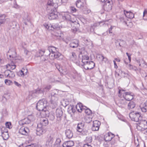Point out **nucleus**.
<instances>
[{"label": "nucleus", "instance_id": "60", "mask_svg": "<svg viewBox=\"0 0 147 147\" xmlns=\"http://www.w3.org/2000/svg\"><path fill=\"white\" fill-rule=\"evenodd\" d=\"M50 27L51 28V30H53L54 29H55L57 28V27L55 25H51V24Z\"/></svg>", "mask_w": 147, "mask_h": 147}, {"label": "nucleus", "instance_id": "16", "mask_svg": "<svg viewBox=\"0 0 147 147\" xmlns=\"http://www.w3.org/2000/svg\"><path fill=\"white\" fill-rule=\"evenodd\" d=\"M56 113L57 117V120L59 121H61L63 114V112L62 109H57Z\"/></svg>", "mask_w": 147, "mask_h": 147}, {"label": "nucleus", "instance_id": "3", "mask_svg": "<svg viewBox=\"0 0 147 147\" xmlns=\"http://www.w3.org/2000/svg\"><path fill=\"white\" fill-rule=\"evenodd\" d=\"M47 100L44 98L40 100L37 102L36 108L39 111H43L45 112H48L46 107H47Z\"/></svg>", "mask_w": 147, "mask_h": 147}, {"label": "nucleus", "instance_id": "47", "mask_svg": "<svg viewBox=\"0 0 147 147\" xmlns=\"http://www.w3.org/2000/svg\"><path fill=\"white\" fill-rule=\"evenodd\" d=\"M1 129V134L5 132H8L7 129L5 127H2Z\"/></svg>", "mask_w": 147, "mask_h": 147}, {"label": "nucleus", "instance_id": "4", "mask_svg": "<svg viewBox=\"0 0 147 147\" xmlns=\"http://www.w3.org/2000/svg\"><path fill=\"white\" fill-rule=\"evenodd\" d=\"M62 3L61 0H48L47 6L48 10L51 9L54 11L55 9L57 8L58 5H60Z\"/></svg>", "mask_w": 147, "mask_h": 147}, {"label": "nucleus", "instance_id": "43", "mask_svg": "<svg viewBox=\"0 0 147 147\" xmlns=\"http://www.w3.org/2000/svg\"><path fill=\"white\" fill-rule=\"evenodd\" d=\"M43 26L49 30H51V24L49 25L47 23H45L43 24Z\"/></svg>", "mask_w": 147, "mask_h": 147}, {"label": "nucleus", "instance_id": "17", "mask_svg": "<svg viewBox=\"0 0 147 147\" xmlns=\"http://www.w3.org/2000/svg\"><path fill=\"white\" fill-rule=\"evenodd\" d=\"M76 5L78 8H82V9H86V7L85 6V4L82 2L81 0H77L76 3Z\"/></svg>", "mask_w": 147, "mask_h": 147}, {"label": "nucleus", "instance_id": "36", "mask_svg": "<svg viewBox=\"0 0 147 147\" xmlns=\"http://www.w3.org/2000/svg\"><path fill=\"white\" fill-rule=\"evenodd\" d=\"M85 121L87 123H89L92 121V118L89 115L86 116L84 118Z\"/></svg>", "mask_w": 147, "mask_h": 147}, {"label": "nucleus", "instance_id": "1", "mask_svg": "<svg viewBox=\"0 0 147 147\" xmlns=\"http://www.w3.org/2000/svg\"><path fill=\"white\" fill-rule=\"evenodd\" d=\"M48 50L50 53L49 55V56H53L55 59L59 60L63 59V56L61 53L58 51V48L53 46H50L48 47Z\"/></svg>", "mask_w": 147, "mask_h": 147}, {"label": "nucleus", "instance_id": "54", "mask_svg": "<svg viewBox=\"0 0 147 147\" xmlns=\"http://www.w3.org/2000/svg\"><path fill=\"white\" fill-rule=\"evenodd\" d=\"M49 118L50 120L53 121L55 119V116L53 114H50L49 115Z\"/></svg>", "mask_w": 147, "mask_h": 147}, {"label": "nucleus", "instance_id": "62", "mask_svg": "<svg viewBox=\"0 0 147 147\" xmlns=\"http://www.w3.org/2000/svg\"><path fill=\"white\" fill-rule=\"evenodd\" d=\"M83 147H92L90 144H86L84 145Z\"/></svg>", "mask_w": 147, "mask_h": 147}, {"label": "nucleus", "instance_id": "19", "mask_svg": "<svg viewBox=\"0 0 147 147\" xmlns=\"http://www.w3.org/2000/svg\"><path fill=\"white\" fill-rule=\"evenodd\" d=\"M123 97L127 100L130 101L134 98L133 95L129 92H125V95H123Z\"/></svg>", "mask_w": 147, "mask_h": 147}, {"label": "nucleus", "instance_id": "30", "mask_svg": "<svg viewBox=\"0 0 147 147\" xmlns=\"http://www.w3.org/2000/svg\"><path fill=\"white\" fill-rule=\"evenodd\" d=\"M40 122L43 126H46L48 124V121L46 118H42L40 119Z\"/></svg>", "mask_w": 147, "mask_h": 147}, {"label": "nucleus", "instance_id": "28", "mask_svg": "<svg viewBox=\"0 0 147 147\" xmlns=\"http://www.w3.org/2000/svg\"><path fill=\"white\" fill-rule=\"evenodd\" d=\"M61 142V139L59 138H57L54 144H53V147H60Z\"/></svg>", "mask_w": 147, "mask_h": 147}, {"label": "nucleus", "instance_id": "9", "mask_svg": "<svg viewBox=\"0 0 147 147\" xmlns=\"http://www.w3.org/2000/svg\"><path fill=\"white\" fill-rule=\"evenodd\" d=\"M54 140V136L51 134H48L46 138L45 145L46 146L49 147L52 146Z\"/></svg>", "mask_w": 147, "mask_h": 147}, {"label": "nucleus", "instance_id": "40", "mask_svg": "<svg viewBox=\"0 0 147 147\" xmlns=\"http://www.w3.org/2000/svg\"><path fill=\"white\" fill-rule=\"evenodd\" d=\"M68 109L69 111H71L73 113H75L76 111L75 108L73 105H70L68 108Z\"/></svg>", "mask_w": 147, "mask_h": 147}, {"label": "nucleus", "instance_id": "52", "mask_svg": "<svg viewBox=\"0 0 147 147\" xmlns=\"http://www.w3.org/2000/svg\"><path fill=\"white\" fill-rule=\"evenodd\" d=\"M6 127L10 129L11 128V124L10 122H7L5 123Z\"/></svg>", "mask_w": 147, "mask_h": 147}, {"label": "nucleus", "instance_id": "37", "mask_svg": "<svg viewBox=\"0 0 147 147\" xmlns=\"http://www.w3.org/2000/svg\"><path fill=\"white\" fill-rule=\"evenodd\" d=\"M92 141V138L91 136H88L86 137L85 142L86 144H90Z\"/></svg>", "mask_w": 147, "mask_h": 147}, {"label": "nucleus", "instance_id": "25", "mask_svg": "<svg viewBox=\"0 0 147 147\" xmlns=\"http://www.w3.org/2000/svg\"><path fill=\"white\" fill-rule=\"evenodd\" d=\"M30 123V121L29 119L27 117L26 118L20 120L19 122V123L20 125H22L28 124Z\"/></svg>", "mask_w": 147, "mask_h": 147}, {"label": "nucleus", "instance_id": "42", "mask_svg": "<svg viewBox=\"0 0 147 147\" xmlns=\"http://www.w3.org/2000/svg\"><path fill=\"white\" fill-rule=\"evenodd\" d=\"M27 118L30 121V122L34 121L35 119V117L32 115H28Z\"/></svg>", "mask_w": 147, "mask_h": 147}, {"label": "nucleus", "instance_id": "58", "mask_svg": "<svg viewBox=\"0 0 147 147\" xmlns=\"http://www.w3.org/2000/svg\"><path fill=\"white\" fill-rule=\"evenodd\" d=\"M88 61V60L82 59V62L83 64L82 65L84 66V67Z\"/></svg>", "mask_w": 147, "mask_h": 147}, {"label": "nucleus", "instance_id": "13", "mask_svg": "<svg viewBox=\"0 0 147 147\" xmlns=\"http://www.w3.org/2000/svg\"><path fill=\"white\" fill-rule=\"evenodd\" d=\"M95 66V63L92 61H89L84 66V68L86 70L91 69Z\"/></svg>", "mask_w": 147, "mask_h": 147}, {"label": "nucleus", "instance_id": "46", "mask_svg": "<svg viewBox=\"0 0 147 147\" xmlns=\"http://www.w3.org/2000/svg\"><path fill=\"white\" fill-rule=\"evenodd\" d=\"M84 112L87 115H88L91 114L92 113L91 111L88 108L86 109V110H84Z\"/></svg>", "mask_w": 147, "mask_h": 147}, {"label": "nucleus", "instance_id": "5", "mask_svg": "<svg viewBox=\"0 0 147 147\" xmlns=\"http://www.w3.org/2000/svg\"><path fill=\"white\" fill-rule=\"evenodd\" d=\"M137 125V128L139 130L143 131L147 129V121L146 120L141 119Z\"/></svg>", "mask_w": 147, "mask_h": 147}, {"label": "nucleus", "instance_id": "21", "mask_svg": "<svg viewBox=\"0 0 147 147\" xmlns=\"http://www.w3.org/2000/svg\"><path fill=\"white\" fill-rule=\"evenodd\" d=\"M140 107L142 112H147V101L141 103L140 105Z\"/></svg>", "mask_w": 147, "mask_h": 147}, {"label": "nucleus", "instance_id": "53", "mask_svg": "<svg viewBox=\"0 0 147 147\" xmlns=\"http://www.w3.org/2000/svg\"><path fill=\"white\" fill-rule=\"evenodd\" d=\"M82 55V59H84L85 60H88L89 59V57L87 55H83L82 54H80V56L81 55Z\"/></svg>", "mask_w": 147, "mask_h": 147}, {"label": "nucleus", "instance_id": "2", "mask_svg": "<svg viewBox=\"0 0 147 147\" xmlns=\"http://www.w3.org/2000/svg\"><path fill=\"white\" fill-rule=\"evenodd\" d=\"M58 92V90L55 89L52 90L51 93L50 102L53 109L56 107L57 106L59 96Z\"/></svg>", "mask_w": 147, "mask_h": 147}, {"label": "nucleus", "instance_id": "14", "mask_svg": "<svg viewBox=\"0 0 147 147\" xmlns=\"http://www.w3.org/2000/svg\"><path fill=\"white\" fill-rule=\"evenodd\" d=\"M19 132L21 134L27 135L29 132V130L27 127H22L19 129Z\"/></svg>", "mask_w": 147, "mask_h": 147}, {"label": "nucleus", "instance_id": "10", "mask_svg": "<svg viewBox=\"0 0 147 147\" xmlns=\"http://www.w3.org/2000/svg\"><path fill=\"white\" fill-rule=\"evenodd\" d=\"M43 125L40 122L37 124V127L36 129V134L40 136L45 132V130L43 128Z\"/></svg>", "mask_w": 147, "mask_h": 147}, {"label": "nucleus", "instance_id": "49", "mask_svg": "<svg viewBox=\"0 0 147 147\" xmlns=\"http://www.w3.org/2000/svg\"><path fill=\"white\" fill-rule=\"evenodd\" d=\"M17 75L20 77H24V73H23L22 69L17 72Z\"/></svg>", "mask_w": 147, "mask_h": 147}, {"label": "nucleus", "instance_id": "61", "mask_svg": "<svg viewBox=\"0 0 147 147\" xmlns=\"http://www.w3.org/2000/svg\"><path fill=\"white\" fill-rule=\"evenodd\" d=\"M14 84L16 86L19 88L21 87L22 86L21 84L15 81L14 82Z\"/></svg>", "mask_w": 147, "mask_h": 147}, {"label": "nucleus", "instance_id": "34", "mask_svg": "<svg viewBox=\"0 0 147 147\" xmlns=\"http://www.w3.org/2000/svg\"><path fill=\"white\" fill-rule=\"evenodd\" d=\"M124 42L123 40L121 41L119 39L117 40L115 42L116 46L117 47L119 46L120 47H122V43Z\"/></svg>", "mask_w": 147, "mask_h": 147}, {"label": "nucleus", "instance_id": "45", "mask_svg": "<svg viewBox=\"0 0 147 147\" xmlns=\"http://www.w3.org/2000/svg\"><path fill=\"white\" fill-rule=\"evenodd\" d=\"M103 55H100V54H98L96 55V58L97 59L100 61H102V58L103 57Z\"/></svg>", "mask_w": 147, "mask_h": 147}, {"label": "nucleus", "instance_id": "57", "mask_svg": "<svg viewBox=\"0 0 147 147\" xmlns=\"http://www.w3.org/2000/svg\"><path fill=\"white\" fill-rule=\"evenodd\" d=\"M51 86H47L46 87H45L44 89V91L47 92L49 91L51 89Z\"/></svg>", "mask_w": 147, "mask_h": 147}, {"label": "nucleus", "instance_id": "11", "mask_svg": "<svg viewBox=\"0 0 147 147\" xmlns=\"http://www.w3.org/2000/svg\"><path fill=\"white\" fill-rule=\"evenodd\" d=\"M112 2L111 0H108L104 4L103 7L104 10L107 11L111 10L112 9Z\"/></svg>", "mask_w": 147, "mask_h": 147}, {"label": "nucleus", "instance_id": "18", "mask_svg": "<svg viewBox=\"0 0 147 147\" xmlns=\"http://www.w3.org/2000/svg\"><path fill=\"white\" fill-rule=\"evenodd\" d=\"M123 12L125 16L127 18L132 19L134 17V14L130 11H128L124 10Z\"/></svg>", "mask_w": 147, "mask_h": 147}, {"label": "nucleus", "instance_id": "8", "mask_svg": "<svg viewBox=\"0 0 147 147\" xmlns=\"http://www.w3.org/2000/svg\"><path fill=\"white\" fill-rule=\"evenodd\" d=\"M6 66V68L7 69L5 71L4 73L6 78H9L10 69H14L16 67V65L14 63L12 62L8 64Z\"/></svg>", "mask_w": 147, "mask_h": 147}, {"label": "nucleus", "instance_id": "31", "mask_svg": "<svg viewBox=\"0 0 147 147\" xmlns=\"http://www.w3.org/2000/svg\"><path fill=\"white\" fill-rule=\"evenodd\" d=\"M62 18L64 20H70L71 19V17L68 13H66L62 14Z\"/></svg>", "mask_w": 147, "mask_h": 147}, {"label": "nucleus", "instance_id": "20", "mask_svg": "<svg viewBox=\"0 0 147 147\" xmlns=\"http://www.w3.org/2000/svg\"><path fill=\"white\" fill-rule=\"evenodd\" d=\"M6 16L5 14L0 15V26L5 23L6 21H9V18L5 19Z\"/></svg>", "mask_w": 147, "mask_h": 147}, {"label": "nucleus", "instance_id": "23", "mask_svg": "<svg viewBox=\"0 0 147 147\" xmlns=\"http://www.w3.org/2000/svg\"><path fill=\"white\" fill-rule=\"evenodd\" d=\"M74 145V142L72 141H69L64 143L62 145L63 147H71Z\"/></svg>", "mask_w": 147, "mask_h": 147}, {"label": "nucleus", "instance_id": "6", "mask_svg": "<svg viewBox=\"0 0 147 147\" xmlns=\"http://www.w3.org/2000/svg\"><path fill=\"white\" fill-rule=\"evenodd\" d=\"M129 117L132 121L138 122L141 119L140 113L138 112H131L129 114Z\"/></svg>", "mask_w": 147, "mask_h": 147}, {"label": "nucleus", "instance_id": "15", "mask_svg": "<svg viewBox=\"0 0 147 147\" xmlns=\"http://www.w3.org/2000/svg\"><path fill=\"white\" fill-rule=\"evenodd\" d=\"M114 136V135L111 133L108 132L105 136L104 139L106 141L111 142V140Z\"/></svg>", "mask_w": 147, "mask_h": 147}, {"label": "nucleus", "instance_id": "27", "mask_svg": "<svg viewBox=\"0 0 147 147\" xmlns=\"http://www.w3.org/2000/svg\"><path fill=\"white\" fill-rule=\"evenodd\" d=\"M84 123L80 122L78 124L77 127V131L79 132H81L84 129Z\"/></svg>", "mask_w": 147, "mask_h": 147}, {"label": "nucleus", "instance_id": "48", "mask_svg": "<svg viewBox=\"0 0 147 147\" xmlns=\"http://www.w3.org/2000/svg\"><path fill=\"white\" fill-rule=\"evenodd\" d=\"M141 63L142 64V66H143L144 67H147L146 63L143 59L141 60L140 61Z\"/></svg>", "mask_w": 147, "mask_h": 147}, {"label": "nucleus", "instance_id": "24", "mask_svg": "<svg viewBox=\"0 0 147 147\" xmlns=\"http://www.w3.org/2000/svg\"><path fill=\"white\" fill-rule=\"evenodd\" d=\"M65 133L66 138L69 139L73 136V133L72 131L69 129H67L65 131Z\"/></svg>", "mask_w": 147, "mask_h": 147}, {"label": "nucleus", "instance_id": "59", "mask_svg": "<svg viewBox=\"0 0 147 147\" xmlns=\"http://www.w3.org/2000/svg\"><path fill=\"white\" fill-rule=\"evenodd\" d=\"M71 10L73 13L75 12L76 11V9L73 6H71L70 7Z\"/></svg>", "mask_w": 147, "mask_h": 147}, {"label": "nucleus", "instance_id": "50", "mask_svg": "<svg viewBox=\"0 0 147 147\" xmlns=\"http://www.w3.org/2000/svg\"><path fill=\"white\" fill-rule=\"evenodd\" d=\"M24 49V53L26 55H29L30 53V52L28 50L26 49L25 47H23Z\"/></svg>", "mask_w": 147, "mask_h": 147}, {"label": "nucleus", "instance_id": "35", "mask_svg": "<svg viewBox=\"0 0 147 147\" xmlns=\"http://www.w3.org/2000/svg\"><path fill=\"white\" fill-rule=\"evenodd\" d=\"M1 136L3 140H6L9 138L8 132H5L1 134Z\"/></svg>", "mask_w": 147, "mask_h": 147}, {"label": "nucleus", "instance_id": "7", "mask_svg": "<svg viewBox=\"0 0 147 147\" xmlns=\"http://www.w3.org/2000/svg\"><path fill=\"white\" fill-rule=\"evenodd\" d=\"M47 9V12L49 13L48 15L49 19L50 20H53L57 19L58 16L56 12V9H55V10L54 11L51 9L48 10Z\"/></svg>", "mask_w": 147, "mask_h": 147}, {"label": "nucleus", "instance_id": "26", "mask_svg": "<svg viewBox=\"0 0 147 147\" xmlns=\"http://www.w3.org/2000/svg\"><path fill=\"white\" fill-rule=\"evenodd\" d=\"M79 45V41L77 40H75L72 41L69 44L70 47L72 48L77 47Z\"/></svg>", "mask_w": 147, "mask_h": 147}, {"label": "nucleus", "instance_id": "41", "mask_svg": "<svg viewBox=\"0 0 147 147\" xmlns=\"http://www.w3.org/2000/svg\"><path fill=\"white\" fill-rule=\"evenodd\" d=\"M23 19L25 21L28 22L30 20V18L27 14L25 15L23 17Z\"/></svg>", "mask_w": 147, "mask_h": 147}, {"label": "nucleus", "instance_id": "39", "mask_svg": "<svg viewBox=\"0 0 147 147\" xmlns=\"http://www.w3.org/2000/svg\"><path fill=\"white\" fill-rule=\"evenodd\" d=\"M48 59V57L47 55H42L40 57V59L42 61H45L47 60Z\"/></svg>", "mask_w": 147, "mask_h": 147}, {"label": "nucleus", "instance_id": "29", "mask_svg": "<svg viewBox=\"0 0 147 147\" xmlns=\"http://www.w3.org/2000/svg\"><path fill=\"white\" fill-rule=\"evenodd\" d=\"M115 143V142H113V141L111 142L105 141L103 145L104 147H111L112 145H114Z\"/></svg>", "mask_w": 147, "mask_h": 147}, {"label": "nucleus", "instance_id": "44", "mask_svg": "<svg viewBox=\"0 0 147 147\" xmlns=\"http://www.w3.org/2000/svg\"><path fill=\"white\" fill-rule=\"evenodd\" d=\"M15 74L14 72L10 70V72L9 74V78H13L15 77Z\"/></svg>", "mask_w": 147, "mask_h": 147}, {"label": "nucleus", "instance_id": "55", "mask_svg": "<svg viewBox=\"0 0 147 147\" xmlns=\"http://www.w3.org/2000/svg\"><path fill=\"white\" fill-rule=\"evenodd\" d=\"M80 132L82 133V134L84 135H87L88 134V131L86 129H84L82 130V131Z\"/></svg>", "mask_w": 147, "mask_h": 147}, {"label": "nucleus", "instance_id": "51", "mask_svg": "<svg viewBox=\"0 0 147 147\" xmlns=\"http://www.w3.org/2000/svg\"><path fill=\"white\" fill-rule=\"evenodd\" d=\"M5 83L6 85H9L12 83V81L9 80L5 79Z\"/></svg>", "mask_w": 147, "mask_h": 147}, {"label": "nucleus", "instance_id": "63", "mask_svg": "<svg viewBox=\"0 0 147 147\" xmlns=\"http://www.w3.org/2000/svg\"><path fill=\"white\" fill-rule=\"evenodd\" d=\"M119 71V73H122V71L121 70H120L119 69H117L116 71H115V73L116 74H117V75H118V76L119 75V73H118V71Z\"/></svg>", "mask_w": 147, "mask_h": 147}, {"label": "nucleus", "instance_id": "33", "mask_svg": "<svg viewBox=\"0 0 147 147\" xmlns=\"http://www.w3.org/2000/svg\"><path fill=\"white\" fill-rule=\"evenodd\" d=\"M136 104L133 101H131L128 103V108L130 109H133L135 107Z\"/></svg>", "mask_w": 147, "mask_h": 147}, {"label": "nucleus", "instance_id": "32", "mask_svg": "<svg viewBox=\"0 0 147 147\" xmlns=\"http://www.w3.org/2000/svg\"><path fill=\"white\" fill-rule=\"evenodd\" d=\"M120 19L121 22H123L124 24L127 25V26H129V25H132V23L131 22H127L123 17H121Z\"/></svg>", "mask_w": 147, "mask_h": 147}, {"label": "nucleus", "instance_id": "56", "mask_svg": "<svg viewBox=\"0 0 147 147\" xmlns=\"http://www.w3.org/2000/svg\"><path fill=\"white\" fill-rule=\"evenodd\" d=\"M22 70H23V73H24V76L25 75H26L28 71V69H27L26 68H23L22 69Z\"/></svg>", "mask_w": 147, "mask_h": 147}, {"label": "nucleus", "instance_id": "38", "mask_svg": "<svg viewBox=\"0 0 147 147\" xmlns=\"http://www.w3.org/2000/svg\"><path fill=\"white\" fill-rule=\"evenodd\" d=\"M76 56L75 53L72 52L71 53V55L70 57V59L73 61H74L76 59Z\"/></svg>", "mask_w": 147, "mask_h": 147}, {"label": "nucleus", "instance_id": "22", "mask_svg": "<svg viewBox=\"0 0 147 147\" xmlns=\"http://www.w3.org/2000/svg\"><path fill=\"white\" fill-rule=\"evenodd\" d=\"M84 107H86V106L83 105L81 103H78L76 106L75 108L79 112H81L83 110V109H85Z\"/></svg>", "mask_w": 147, "mask_h": 147}, {"label": "nucleus", "instance_id": "12", "mask_svg": "<svg viewBox=\"0 0 147 147\" xmlns=\"http://www.w3.org/2000/svg\"><path fill=\"white\" fill-rule=\"evenodd\" d=\"M100 122L97 120H95L93 121V124L92 129L93 131H96L99 130Z\"/></svg>", "mask_w": 147, "mask_h": 147}, {"label": "nucleus", "instance_id": "64", "mask_svg": "<svg viewBox=\"0 0 147 147\" xmlns=\"http://www.w3.org/2000/svg\"><path fill=\"white\" fill-rule=\"evenodd\" d=\"M114 27H115L114 26H111L110 28L109 29V32L110 33H112L111 30H112L113 28Z\"/></svg>", "mask_w": 147, "mask_h": 147}]
</instances>
